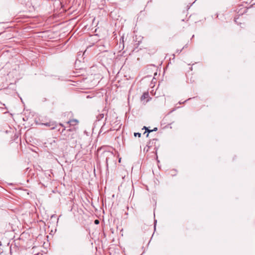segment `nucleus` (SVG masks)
<instances>
[{"label":"nucleus","mask_w":255,"mask_h":255,"mask_svg":"<svg viewBox=\"0 0 255 255\" xmlns=\"http://www.w3.org/2000/svg\"><path fill=\"white\" fill-rule=\"evenodd\" d=\"M79 122L78 120L73 119L67 122V124H69L70 126H75L78 125Z\"/></svg>","instance_id":"1"},{"label":"nucleus","mask_w":255,"mask_h":255,"mask_svg":"<svg viewBox=\"0 0 255 255\" xmlns=\"http://www.w3.org/2000/svg\"><path fill=\"white\" fill-rule=\"evenodd\" d=\"M104 154H105L106 156H107V158H106V161L108 162V157H110V156H114V154H113V153L112 152H111V151H106Z\"/></svg>","instance_id":"2"},{"label":"nucleus","mask_w":255,"mask_h":255,"mask_svg":"<svg viewBox=\"0 0 255 255\" xmlns=\"http://www.w3.org/2000/svg\"><path fill=\"white\" fill-rule=\"evenodd\" d=\"M143 129H145V132H148V133H147V134L146 136H148V133H149V132H152V130H149V129L147 127H143Z\"/></svg>","instance_id":"3"},{"label":"nucleus","mask_w":255,"mask_h":255,"mask_svg":"<svg viewBox=\"0 0 255 255\" xmlns=\"http://www.w3.org/2000/svg\"><path fill=\"white\" fill-rule=\"evenodd\" d=\"M59 125H60V126H61V127H63V128H63V129H62V132H64V131H65V130H66V127H65L64 126V125H63V124H59Z\"/></svg>","instance_id":"4"},{"label":"nucleus","mask_w":255,"mask_h":255,"mask_svg":"<svg viewBox=\"0 0 255 255\" xmlns=\"http://www.w3.org/2000/svg\"><path fill=\"white\" fill-rule=\"evenodd\" d=\"M134 136H136L137 135L138 137H140L141 133H140L139 132H135L134 133Z\"/></svg>","instance_id":"5"},{"label":"nucleus","mask_w":255,"mask_h":255,"mask_svg":"<svg viewBox=\"0 0 255 255\" xmlns=\"http://www.w3.org/2000/svg\"><path fill=\"white\" fill-rule=\"evenodd\" d=\"M95 224H98L99 223V221L98 220H96L94 221Z\"/></svg>","instance_id":"6"},{"label":"nucleus","mask_w":255,"mask_h":255,"mask_svg":"<svg viewBox=\"0 0 255 255\" xmlns=\"http://www.w3.org/2000/svg\"><path fill=\"white\" fill-rule=\"evenodd\" d=\"M74 129H75V128H70V129H69L67 130V131H72V130H73Z\"/></svg>","instance_id":"7"},{"label":"nucleus","mask_w":255,"mask_h":255,"mask_svg":"<svg viewBox=\"0 0 255 255\" xmlns=\"http://www.w3.org/2000/svg\"><path fill=\"white\" fill-rule=\"evenodd\" d=\"M157 130V128H154L153 129H152V131H156Z\"/></svg>","instance_id":"8"},{"label":"nucleus","mask_w":255,"mask_h":255,"mask_svg":"<svg viewBox=\"0 0 255 255\" xmlns=\"http://www.w3.org/2000/svg\"><path fill=\"white\" fill-rule=\"evenodd\" d=\"M44 125L46 126H49V124H48V123L44 124Z\"/></svg>","instance_id":"9"},{"label":"nucleus","mask_w":255,"mask_h":255,"mask_svg":"<svg viewBox=\"0 0 255 255\" xmlns=\"http://www.w3.org/2000/svg\"><path fill=\"white\" fill-rule=\"evenodd\" d=\"M181 50H182V49H181V50H180L179 51H178V53H180V52H181Z\"/></svg>","instance_id":"10"},{"label":"nucleus","mask_w":255,"mask_h":255,"mask_svg":"<svg viewBox=\"0 0 255 255\" xmlns=\"http://www.w3.org/2000/svg\"><path fill=\"white\" fill-rule=\"evenodd\" d=\"M71 138H73V136H72V135H71Z\"/></svg>","instance_id":"11"}]
</instances>
